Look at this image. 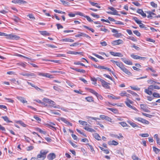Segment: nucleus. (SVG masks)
I'll return each instance as SVG.
<instances>
[{
    "instance_id": "1",
    "label": "nucleus",
    "mask_w": 160,
    "mask_h": 160,
    "mask_svg": "<svg viewBox=\"0 0 160 160\" xmlns=\"http://www.w3.org/2000/svg\"><path fill=\"white\" fill-rule=\"evenodd\" d=\"M48 151L46 150H42L37 157V159L38 160H43L46 157Z\"/></svg>"
},
{
    "instance_id": "2",
    "label": "nucleus",
    "mask_w": 160,
    "mask_h": 160,
    "mask_svg": "<svg viewBox=\"0 0 160 160\" xmlns=\"http://www.w3.org/2000/svg\"><path fill=\"white\" fill-rule=\"evenodd\" d=\"M98 80L100 81L101 83L102 86L105 89H109L110 88L109 86L110 84L106 82L105 80L100 78H98Z\"/></svg>"
},
{
    "instance_id": "3",
    "label": "nucleus",
    "mask_w": 160,
    "mask_h": 160,
    "mask_svg": "<svg viewBox=\"0 0 160 160\" xmlns=\"http://www.w3.org/2000/svg\"><path fill=\"white\" fill-rule=\"evenodd\" d=\"M6 38L8 39H12L18 40L20 39V37L12 33L6 35Z\"/></svg>"
},
{
    "instance_id": "4",
    "label": "nucleus",
    "mask_w": 160,
    "mask_h": 160,
    "mask_svg": "<svg viewBox=\"0 0 160 160\" xmlns=\"http://www.w3.org/2000/svg\"><path fill=\"white\" fill-rule=\"evenodd\" d=\"M108 9L112 10V12H107L108 13L113 15L120 16V15L117 13V11L113 8L112 7H109L108 8Z\"/></svg>"
},
{
    "instance_id": "5",
    "label": "nucleus",
    "mask_w": 160,
    "mask_h": 160,
    "mask_svg": "<svg viewBox=\"0 0 160 160\" xmlns=\"http://www.w3.org/2000/svg\"><path fill=\"white\" fill-rule=\"evenodd\" d=\"M38 75L41 76L43 77H45L46 78H53L52 75H51L49 73H42L38 72Z\"/></svg>"
},
{
    "instance_id": "6",
    "label": "nucleus",
    "mask_w": 160,
    "mask_h": 160,
    "mask_svg": "<svg viewBox=\"0 0 160 160\" xmlns=\"http://www.w3.org/2000/svg\"><path fill=\"white\" fill-rule=\"evenodd\" d=\"M12 2L15 4H26L27 2L23 0H12Z\"/></svg>"
},
{
    "instance_id": "7",
    "label": "nucleus",
    "mask_w": 160,
    "mask_h": 160,
    "mask_svg": "<svg viewBox=\"0 0 160 160\" xmlns=\"http://www.w3.org/2000/svg\"><path fill=\"white\" fill-rule=\"evenodd\" d=\"M59 120L67 124L68 125H69L71 126H72V124L69 122L68 120L64 118L60 117L59 118Z\"/></svg>"
},
{
    "instance_id": "8",
    "label": "nucleus",
    "mask_w": 160,
    "mask_h": 160,
    "mask_svg": "<svg viewBox=\"0 0 160 160\" xmlns=\"http://www.w3.org/2000/svg\"><path fill=\"white\" fill-rule=\"evenodd\" d=\"M90 125H88L87 126H86L84 128V129L90 132H95V131L92 128H90Z\"/></svg>"
},
{
    "instance_id": "9",
    "label": "nucleus",
    "mask_w": 160,
    "mask_h": 160,
    "mask_svg": "<svg viewBox=\"0 0 160 160\" xmlns=\"http://www.w3.org/2000/svg\"><path fill=\"white\" fill-rule=\"evenodd\" d=\"M149 89L150 90H153V89H160V87H159L157 85H152L149 86L148 87Z\"/></svg>"
},
{
    "instance_id": "10",
    "label": "nucleus",
    "mask_w": 160,
    "mask_h": 160,
    "mask_svg": "<svg viewBox=\"0 0 160 160\" xmlns=\"http://www.w3.org/2000/svg\"><path fill=\"white\" fill-rule=\"evenodd\" d=\"M56 158V155L54 153H51L47 156V158L49 160H52Z\"/></svg>"
},
{
    "instance_id": "11",
    "label": "nucleus",
    "mask_w": 160,
    "mask_h": 160,
    "mask_svg": "<svg viewBox=\"0 0 160 160\" xmlns=\"http://www.w3.org/2000/svg\"><path fill=\"white\" fill-rule=\"evenodd\" d=\"M122 42H123V41L122 40H121V39H118L117 40H115V41H113L112 42V44H113L114 45H116L121 44L122 43Z\"/></svg>"
},
{
    "instance_id": "12",
    "label": "nucleus",
    "mask_w": 160,
    "mask_h": 160,
    "mask_svg": "<svg viewBox=\"0 0 160 160\" xmlns=\"http://www.w3.org/2000/svg\"><path fill=\"white\" fill-rule=\"evenodd\" d=\"M109 98H112L114 99H120V96H116L112 94L108 95L107 96Z\"/></svg>"
},
{
    "instance_id": "13",
    "label": "nucleus",
    "mask_w": 160,
    "mask_h": 160,
    "mask_svg": "<svg viewBox=\"0 0 160 160\" xmlns=\"http://www.w3.org/2000/svg\"><path fill=\"white\" fill-rule=\"evenodd\" d=\"M17 98L23 103H27V101L25 100V98L22 97H17Z\"/></svg>"
},
{
    "instance_id": "14",
    "label": "nucleus",
    "mask_w": 160,
    "mask_h": 160,
    "mask_svg": "<svg viewBox=\"0 0 160 160\" xmlns=\"http://www.w3.org/2000/svg\"><path fill=\"white\" fill-rule=\"evenodd\" d=\"M126 100L127 101L125 102V103L127 106L130 108H132V107L130 104V103H132V102L128 98H127Z\"/></svg>"
},
{
    "instance_id": "15",
    "label": "nucleus",
    "mask_w": 160,
    "mask_h": 160,
    "mask_svg": "<svg viewBox=\"0 0 160 160\" xmlns=\"http://www.w3.org/2000/svg\"><path fill=\"white\" fill-rule=\"evenodd\" d=\"M149 15L147 16L148 18L152 19V18L155 17V14L152 12L149 11L148 12Z\"/></svg>"
},
{
    "instance_id": "16",
    "label": "nucleus",
    "mask_w": 160,
    "mask_h": 160,
    "mask_svg": "<svg viewBox=\"0 0 160 160\" xmlns=\"http://www.w3.org/2000/svg\"><path fill=\"white\" fill-rule=\"evenodd\" d=\"M110 54L114 56H118L121 57L122 56V54L119 52H110Z\"/></svg>"
},
{
    "instance_id": "17",
    "label": "nucleus",
    "mask_w": 160,
    "mask_h": 160,
    "mask_svg": "<svg viewBox=\"0 0 160 160\" xmlns=\"http://www.w3.org/2000/svg\"><path fill=\"white\" fill-rule=\"evenodd\" d=\"M108 144L110 145H115L116 146L118 145V142L114 141L112 140V141H109L108 142Z\"/></svg>"
},
{
    "instance_id": "18",
    "label": "nucleus",
    "mask_w": 160,
    "mask_h": 160,
    "mask_svg": "<svg viewBox=\"0 0 160 160\" xmlns=\"http://www.w3.org/2000/svg\"><path fill=\"white\" fill-rule=\"evenodd\" d=\"M87 118L88 120V121L91 122L92 120L97 121L100 120V118H94L92 117H87Z\"/></svg>"
},
{
    "instance_id": "19",
    "label": "nucleus",
    "mask_w": 160,
    "mask_h": 160,
    "mask_svg": "<svg viewBox=\"0 0 160 160\" xmlns=\"http://www.w3.org/2000/svg\"><path fill=\"white\" fill-rule=\"evenodd\" d=\"M150 27L146 26L141 22V28H143L144 30H149Z\"/></svg>"
},
{
    "instance_id": "20",
    "label": "nucleus",
    "mask_w": 160,
    "mask_h": 160,
    "mask_svg": "<svg viewBox=\"0 0 160 160\" xmlns=\"http://www.w3.org/2000/svg\"><path fill=\"white\" fill-rule=\"evenodd\" d=\"M121 70L128 75H130L131 74L130 72L124 66L122 68Z\"/></svg>"
},
{
    "instance_id": "21",
    "label": "nucleus",
    "mask_w": 160,
    "mask_h": 160,
    "mask_svg": "<svg viewBox=\"0 0 160 160\" xmlns=\"http://www.w3.org/2000/svg\"><path fill=\"white\" fill-rule=\"evenodd\" d=\"M62 42H74V40L73 39H70L69 38H65L64 39H62Z\"/></svg>"
},
{
    "instance_id": "22",
    "label": "nucleus",
    "mask_w": 160,
    "mask_h": 160,
    "mask_svg": "<svg viewBox=\"0 0 160 160\" xmlns=\"http://www.w3.org/2000/svg\"><path fill=\"white\" fill-rule=\"evenodd\" d=\"M89 2L92 6H95L98 8H101V7L99 5V4L98 3L92 2L90 1H89Z\"/></svg>"
},
{
    "instance_id": "23",
    "label": "nucleus",
    "mask_w": 160,
    "mask_h": 160,
    "mask_svg": "<svg viewBox=\"0 0 160 160\" xmlns=\"http://www.w3.org/2000/svg\"><path fill=\"white\" fill-rule=\"evenodd\" d=\"M141 108L143 111L146 112H150V111L143 104H141Z\"/></svg>"
},
{
    "instance_id": "24",
    "label": "nucleus",
    "mask_w": 160,
    "mask_h": 160,
    "mask_svg": "<svg viewBox=\"0 0 160 160\" xmlns=\"http://www.w3.org/2000/svg\"><path fill=\"white\" fill-rule=\"evenodd\" d=\"M2 118L7 123H9L12 122V121L9 120L7 116H2Z\"/></svg>"
},
{
    "instance_id": "25",
    "label": "nucleus",
    "mask_w": 160,
    "mask_h": 160,
    "mask_svg": "<svg viewBox=\"0 0 160 160\" xmlns=\"http://www.w3.org/2000/svg\"><path fill=\"white\" fill-rule=\"evenodd\" d=\"M122 61L126 64L129 65H132V62L129 60L123 59Z\"/></svg>"
},
{
    "instance_id": "26",
    "label": "nucleus",
    "mask_w": 160,
    "mask_h": 160,
    "mask_svg": "<svg viewBox=\"0 0 160 160\" xmlns=\"http://www.w3.org/2000/svg\"><path fill=\"white\" fill-rule=\"evenodd\" d=\"M141 122L145 125H148L150 123L149 121L142 118H141Z\"/></svg>"
},
{
    "instance_id": "27",
    "label": "nucleus",
    "mask_w": 160,
    "mask_h": 160,
    "mask_svg": "<svg viewBox=\"0 0 160 160\" xmlns=\"http://www.w3.org/2000/svg\"><path fill=\"white\" fill-rule=\"evenodd\" d=\"M127 122L133 128L138 127L139 128V127L135 123H134L133 122L130 121H128Z\"/></svg>"
},
{
    "instance_id": "28",
    "label": "nucleus",
    "mask_w": 160,
    "mask_h": 160,
    "mask_svg": "<svg viewBox=\"0 0 160 160\" xmlns=\"http://www.w3.org/2000/svg\"><path fill=\"white\" fill-rule=\"evenodd\" d=\"M12 19L17 22H19L20 20V18L15 16H13L12 18Z\"/></svg>"
},
{
    "instance_id": "29",
    "label": "nucleus",
    "mask_w": 160,
    "mask_h": 160,
    "mask_svg": "<svg viewBox=\"0 0 160 160\" xmlns=\"http://www.w3.org/2000/svg\"><path fill=\"white\" fill-rule=\"evenodd\" d=\"M86 145L88 147H89L90 149L91 150V151L92 153L94 154L95 153V151L92 146L89 144H87Z\"/></svg>"
},
{
    "instance_id": "30",
    "label": "nucleus",
    "mask_w": 160,
    "mask_h": 160,
    "mask_svg": "<svg viewBox=\"0 0 160 160\" xmlns=\"http://www.w3.org/2000/svg\"><path fill=\"white\" fill-rule=\"evenodd\" d=\"M150 90H151L150 89H149L148 87V89H145V92L148 94L149 95H151L152 94V92Z\"/></svg>"
},
{
    "instance_id": "31",
    "label": "nucleus",
    "mask_w": 160,
    "mask_h": 160,
    "mask_svg": "<svg viewBox=\"0 0 160 160\" xmlns=\"http://www.w3.org/2000/svg\"><path fill=\"white\" fill-rule=\"evenodd\" d=\"M52 107L55 108H59V106L58 105L57 106H55V103L52 100L51 101V103H50Z\"/></svg>"
},
{
    "instance_id": "32",
    "label": "nucleus",
    "mask_w": 160,
    "mask_h": 160,
    "mask_svg": "<svg viewBox=\"0 0 160 160\" xmlns=\"http://www.w3.org/2000/svg\"><path fill=\"white\" fill-rule=\"evenodd\" d=\"M93 136L94 138L96 139L99 140H101V137L97 133H95L93 134Z\"/></svg>"
},
{
    "instance_id": "33",
    "label": "nucleus",
    "mask_w": 160,
    "mask_h": 160,
    "mask_svg": "<svg viewBox=\"0 0 160 160\" xmlns=\"http://www.w3.org/2000/svg\"><path fill=\"white\" fill-rule=\"evenodd\" d=\"M34 148V147L32 145H30L27 147L26 149L27 151H29L32 150Z\"/></svg>"
},
{
    "instance_id": "34",
    "label": "nucleus",
    "mask_w": 160,
    "mask_h": 160,
    "mask_svg": "<svg viewBox=\"0 0 160 160\" xmlns=\"http://www.w3.org/2000/svg\"><path fill=\"white\" fill-rule=\"evenodd\" d=\"M88 91L90 92L91 93H92L95 96L97 95L98 93H97L95 90H94L90 89V88H88Z\"/></svg>"
},
{
    "instance_id": "35",
    "label": "nucleus",
    "mask_w": 160,
    "mask_h": 160,
    "mask_svg": "<svg viewBox=\"0 0 160 160\" xmlns=\"http://www.w3.org/2000/svg\"><path fill=\"white\" fill-rule=\"evenodd\" d=\"M78 122L80 124L82 125V126H87V125H88V124L87 122L85 121H84L81 120H79L78 121Z\"/></svg>"
},
{
    "instance_id": "36",
    "label": "nucleus",
    "mask_w": 160,
    "mask_h": 160,
    "mask_svg": "<svg viewBox=\"0 0 160 160\" xmlns=\"http://www.w3.org/2000/svg\"><path fill=\"white\" fill-rule=\"evenodd\" d=\"M85 99L88 102H91L93 101V98L92 97H88L85 98Z\"/></svg>"
},
{
    "instance_id": "37",
    "label": "nucleus",
    "mask_w": 160,
    "mask_h": 160,
    "mask_svg": "<svg viewBox=\"0 0 160 160\" xmlns=\"http://www.w3.org/2000/svg\"><path fill=\"white\" fill-rule=\"evenodd\" d=\"M43 101L46 102V103H48L49 104H50V103H51V101H52V100L47 98H44L43 99Z\"/></svg>"
},
{
    "instance_id": "38",
    "label": "nucleus",
    "mask_w": 160,
    "mask_h": 160,
    "mask_svg": "<svg viewBox=\"0 0 160 160\" xmlns=\"http://www.w3.org/2000/svg\"><path fill=\"white\" fill-rule=\"evenodd\" d=\"M131 57L133 59H139L140 58L139 56L137 55H135L133 54H131Z\"/></svg>"
},
{
    "instance_id": "39",
    "label": "nucleus",
    "mask_w": 160,
    "mask_h": 160,
    "mask_svg": "<svg viewBox=\"0 0 160 160\" xmlns=\"http://www.w3.org/2000/svg\"><path fill=\"white\" fill-rule=\"evenodd\" d=\"M107 109L109 110H110L115 113H117L118 112L117 110L115 108H107Z\"/></svg>"
},
{
    "instance_id": "40",
    "label": "nucleus",
    "mask_w": 160,
    "mask_h": 160,
    "mask_svg": "<svg viewBox=\"0 0 160 160\" xmlns=\"http://www.w3.org/2000/svg\"><path fill=\"white\" fill-rule=\"evenodd\" d=\"M40 33L43 35L49 36L50 35L49 33H48L46 31H40Z\"/></svg>"
},
{
    "instance_id": "41",
    "label": "nucleus",
    "mask_w": 160,
    "mask_h": 160,
    "mask_svg": "<svg viewBox=\"0 0 160 160\" xmlns=\"http://www.w3.org/2000/svg\"><path fill=\"white\" fill-rule=\"evenodd\" d=\"M46 126V127L49 128H50L51 127L52 128V130L53 131L56 130V128L55 127L52 125H49V124H47Z\"/></svg>"
},
{
    "instance_id": "42",
    "label": "nucleus",
    "mask_w": 160,
    "mask_h": 160,
    "mask_svg": "<svg viewBox=\"0 0 160 160\" xmlns=\"http://www.w3.org/2000/svg\"><path fill=\"white\" fill-rule=\"evenodd\" d=\"M119 95L122 97L125 96H127V92L125 91H122L119 93Z\"/></svg>"
},
{
    "instance_id": "43",
    "label": "nucleus",
    "mask_w": 160,
    "mask_h": 160,
    "mask_svg": "<svg viewBox=\"0 0 160 160\" xmlns=\"http://www.w3.org/2000/svg\"><path fill=\"white\" fill-rule=\"evenodd\" d=\"M66 83L67 84L69 85V86L71 87V88H73L75 86V85L73 84L71 82H70L69 81H67L66 82Z\"/></svg>"
},
{
    "instance_id": "44",
    "label": "nucleus",
    "mask_w": 160,
    "mask_h": 160,
    "mask_svg": "<svg viewBox=\"0 0 160 160\" xmlns=\"http://www.w3.org/2000/svg\"><path fill=\"white\" fill-rule=\"evenodd\" d=\"M152 95L154 97L156 98H160V95L158 93L156 92H154L152 94Z\"/></svg>"
},
{
    "instance_id": "45",
    "label": "nucleus",
    "mask_w": 160,
    "mask_h": 160,
    "mask_svg": "<svg viewBox=\"0 0 160 160\" xmlns=\"http://www.w3.org/2000/svg\"><path fill=\"white\" fill-rule=\"evenodd\" d=\"M83 27L84 28L88 29V30H89V31H91L92 32H94V30L92 28H90L89 27H87L86 26H85V25H84L83 26Z\"/></svg>"
},
{
    "instance_id": "46",
    "label": "nucleus",
    "mask_w": 160,
    "mask_h": 160,
    "mask_svg": "<svg viewBox=\"0 0 160 160\" xmlns=\"http://www.w3.org/2000/svg\"><path fill=\"white\" fill-rule=\"evenodd\" d=\"M133 19L139 25V26H140V21L139 20L135 17L133 18Z\"/></svg>"
},
{
    "instance_id": "47",
    "label": "nucleus",
    "mask_w": 160,
    "mask_h": 160,
    "mask_svg": "<svg viewBox=\"0 0 160 160\" xmlns=\"http://www.w3.org/2000/svg\"><path fill=\"white\" fill-rule=\"evenodd\" d=\"M153 151L156 153H158L160 151V149H158V148L155 147H153Z\"/></svg>"
},
{
    "instance_id": "48",
    "label": "nucleus",
    "mask_w": 160,
    "mask_h": 160,
    "mask_svg": "<svg viewBox=\"0 0 160 160\" xmlns=\"http://www.w3.org/2000/svg\"><path fill=\"white\" fill-rule=\"evenodd\" d=\"M75 70L76 71H77V72H82V73H85V70H83V69H75Z\"/></svg>"
},
{
    "instance_id": "49",
    "label": "nucleus",
    "mask_w": 160,
    "mask_h": 160,
    "mask_svg": "<svg viewBox=\"0 0 160 160\" xmlns=\"http://www.w3.org/2000/svg\"><path fill=\"white\" fill-rule=\"evenodd\" d=\"M150 4L154 8H157V4L153 2H150Z\"/></svg>"
},
{
    "instance_id": "50",
    "label": "nucleus",
    "mask_w": 160,
    "mask_h": 160,
    "mask_svg": "<svg viewBox=\"0 0 160 160\" xmlns=\"http://www.w3.org/2000/svg\"><path fill=\"white\" fill-rule=\"evenodd\" d=\"M54 11L56 13H62V14H65V12H62V11H59L57 9H54Z\"/></svg>"
},
{
    "instance_id": "51",
    "label": "nucleus",
    "mask_w": 160,
    "mask_h": 160,
    "mask_svg": "<svg viewBox=\"0 0 160 160\" xmlns=\"http://www.w3.org/2000/svg\"><path fill=\"white\" fill-rule=\"evenodd\" d=\"M37 130L39 132L41 133H42L44 134H46V132L45 131H42L41 129L39 128H37Z\"/></svg>"
},
{
    "instance_id": "52",
    "label": "nucleus",
    "mask_w": 160,
    "mask_h": 160,
    "mask_svg": "<svg viewBox=\"0 0 160 160\" xmlns=\"http://www.w3.org/2000/svg\"><path fill=\"white\" fill-rule=\"evenodd\" d=\"M93 55L94 56H95L96 57H97V58H98L99 59H104V58L102 56H100L96 54L95 53H93Z\"/></svg>"
},
{
    "instance_id": "53",
    "label": "nucleus",
    "mask_w": 160,
    "mask_h": 160,
    "mask_svg": "<svg viewBox=\"0 0 160 160\" xmlns=\"http://www.w3.org/2000/svg\"><path fill=\"white\" fill-rule=\"evenodd\" d=\"M84 17L85 18L87 19V20L89 22H91L93 21L92 20L90 17H89V16L86 15H85V16H84Z\"/></svg>"
},
{
    "instance_id": "54",
    "label": "nucleus",
    "mask_w": 160,
    "mask_h": 160,
    "mask_svg": "<svg viewBox=\"0 0 160 160\" xmlns=\"http://www.w3.org/2000/svg\"><path fill=\"white\" fill-rule=\"evenodd\" d=\"M74 64L76 65H80L82 66H85V65L84 64H83L82 63L80 62H74Z\"/></svg>"
},
{
    "instance_id": "55",
    "label": "nucleus",
    "mask_w": 160,
    "mask_h": 160,
    "mask_svg": "<svg viewBox=\"0 0 160 160\" xmlns=\"http://www.w3.org/2000/svg\"><path fill=\"white\" fill-rule=\"evenodd\" d=\"M119 123L123 127H125L127 126V123L124 122H119Z\"/></svg>"
},
{
    "instance_id": "56",
    "label": "nucleus",
    "mask_w": 160,
    "mask_h": 160,
    "mask_svg": "<svg viewBox=\"0 0 160 160\" xmlns=\"http://www.w3.org/2000/svg\"><path fill=\"white\" fill-rule=\"evenodd\" d=\"M91 14L93 17L96 18H99V17H100L99 15H97L96 14H95V13H91Z\"/></svg>"
},
{
    "instance_id": "57",
    "label": "nucleus",
    "mask_w": 160,
    "mask_h": 160,
    "mask_svg": "<svg viewBox=\"0 0 160 160\" xmlns=\"http://www.w3.org/2000/svg\"><path fill=\"white\" fill-rule=\"evenodd\" d=\"M131 88L134 90H139V88H138L137 86H130Z\"/></svg>"
},
{
    "instance_id": "58",
    "label": "nucleus",
    "mask_w": 160,
    "mask_h": 160,
    "mask_svg": "<svg viewBox=\"0 0 160 160\" xmlns=\"http://www.w3.org/2000/svg\"><path fill=\"white\" fill-rule=\"evenodd\" d=\"M21 75L28 77L29 72H22L20 73Z\"/></svg>"
},
{
    "instance_id": "59",
    "label": "nucleus",
    "mask_w": 160,
    "mask_h": 160,
    "mask_svg": "<svg viewBox=\"0 0 160 160\" xmlns=\"http://www.w3.org/2000/svg\"><path fill=\"white\" fill-rule=\"evenodd\" d=\"M76 14L77 15H78L80 16L84 17L85 16L84 14L81 12H76Z\"/></svg>"
},
{
    "instance_id": "60",
    "label": "nucleus",
    "mask_w": 160,
    "mask_h": 160,
    "mask_svg": "<svg viewBox=\"0 0 160 160\" xmlns=\"http://www.w3.org/2000/svg\"><path fill=\"white\" fill-rule=\"evenodd\" d=\"M142 114L143 116H146L147 117H149V118H151L152 116V115H150V114H147V113H143V112L142 113Z\"/></svg>"
},
{
    "instance_id": "61",
    "label": "nucleus",
    "mask_w": 160,
    "mask_h": 160,
    "mask_svg": "<svg viewBox=\"0 0 160 160\" xmlns=\"http://www.w3.org/2000/svg\"><path fill=\"white\" fill-rule=\"evenodd\" d=\"M149 136V134L148 133H143V134H141V136L146 138L148 137Z\"/></svg>"
},
{
    "instance_id": "62",
    "label": "nucleus",
    "mask_w": 160,
    "mask_h": 160,
    "mask_svg": "<svg viewBox=\"0 0 160 160\" xmlns=\"http://www.w3.org/2000/svg\"><path fill=\"white\" fill-rule=\"evenodd\" d=\"M96 96L98 99L102 100L103 99V97L101 95L99 94L98 93H97V95H96Z\"/></svg>"
},
{
    "instance_id": "63",
    "label": "nucleus",
    "mask_w": 160,
    "mask_h": 160,
    "mask_svg": "<svg viewBox=\"0 0 160 160\" xmlns=\"http://www.w3.org/2000/svg\"><path fill=\"white\" fill-rule=\"evenodd\" d=\"M30 76L34 77H36V75L34 73L29 72L28 77Z\"/></svg>"
},
{
    "instance_id": "64",
    "label": "nucleus",
    "mask_w": 160,
    "mask_h": 160,
    "mask_svg": "<svg viewBox=\"0 0 160 160\" xmlns=\"http://www.w3.org/2000/svg\"><path fill=\"white\" fill-rule=\"evenodd\" d=\"M105 120H107L109 122H112V119L108 116H106V118H105Z\"/></svg>"
}]
</instances>
